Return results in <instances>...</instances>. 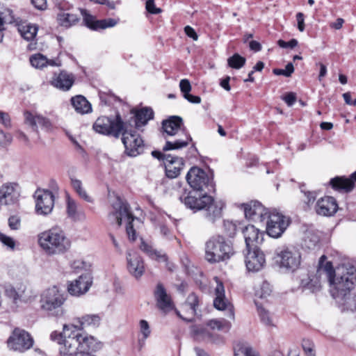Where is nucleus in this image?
<instances>
[{"label": "nucleus", "instance_id": "774afa93", "mask_svg": "<svg viewBox=\"0 0 356 356\" xmlns=\"http://www.w3.org/2000/svg\"><path fill=\"white\" fill-rule=\"evenodd\" d=\"M296 19L298 22V29L300 32L305 30V22H304V15L302 13H298L296 14Z\"/></svg>", "mask_w": 356, "mask_h": 356}, {"label": "nucleus", "instance_id": "7c9ffc66", "mask_svg": "<svg viewBox=\"0 0 356 356\" xmlns=\"http://www.w3.org/2000/svg\"><path fill=\"white\" fill-rule=\"evenodd\" d=\"M204 195H200L197 191L189 192L186 195H181L180 200L192 210H201L204 202Z\"/></svg>", "mask_w": 356, "mask_h": 356}, {"label": "nucleus", "instance_id": "864d4df0", "mask_svg": "<svg viewBox=\"0 0 356 356\" xmlns=\"http://www.w3.org/2000/svg\"><path fill=\"white\" fill-rule=\"evenodd\" d=\"M160 221V218L158 220ZM156 228L159 229L160 234L165 238L170 239L172 238V233L171 230L165 225V222H159L156 225Z\"/></svg>", "mask_w": 356, "mask_h": 356}, {"label": "nucleus", "instance_id": "4d7b16f0", "mask_svg": "<svg viewBox=\"0 0 356 356\" xmlns=\"http://www.w3.org/2000/svg\"><path fill=\"white\" fill-rule=\"evenodd\" d=\"M0 123L6 128L11 127V120L8 113L0 111Z\"/></svg>", "mask_w": 356, "mask_h": 356}, {"label": "nucleus", "instance_id": "ddd939ff", "mask_svg": "<svg viewBox=\"0 0 356 356\" xmlns=\"http://www.w3.org/2000/svg\"><path fill=\"white\" fill-rule=\"evenodd\" d=\"M186 179L194 191H202L207 189L208 191H211L213 189L214 186L212 179L204 170L197 166L192 167L189 170Z\"/></svg>", "mask_w": 356, "mask_h": 356}, {"label": "nucleus", "instance_id": "f8f14e48", "mask_svg": "<svg viewBox=\"0 0 356 356\" xmlns=\"http://www.w3.org/2000/svg\"><path fill=\"white\" fill-rule=\"evenodd\" d=\"M266 232L273 238H279L289 225V219L275 209L268 210L266 216Z\"/></svg>", "mask_w": 356, "mask_h": 356}, {"label": "nucleus", "instance_id": "412c9836", "mask_svg": "<svg viewBox=\"0 0 356 356\" xmlns=\"http://www.w3.org/2000/svg\"><path fill=\"white\" fill-rule=\"evenodd\" d=\"M242 232L245 238L246 250L257 248L261 244L264 240V232L252 225L245 226Z\"/></svg>", "mask_w": 356, "mask_h": 356}, {"label": "nucleus", "instance_id": "37998d69", "mask_svg": "<svg viewBox=\"0 0 356 356\" xmlns=\"http://www.w3.org/2000/svg\"><path fill=\"white\" fill-rule=\"evenodd\" d=\"M14 19L13 10L9 8L0 11V42H2L3 38V31L5 30L4 24L7 20L10 22Z\"/></svg>", "mask_w": 356, "mask_h": 356}, {"label": "nucleus", "instance_id": "39448f33", "mask_svg": "<svg viewBox=\"0 0 356 356\" xmlns=\"http://www.w3.org/2000/svg\"><path fill=\"white\" fill-rule=\"evenodd\" d=\"M208 327L201 325H195L192 328L193 337L195 340L212 343L223 342L222 336L216 334L214 331L228 332L231 328V323L225 319H213L207 323Z\"/></svg>", "mask_w": 356, "mask_h": 356}, {"label": "nucleus", "instance_id": "7ed1b4c3", "mask_svg": "<svg viewBox=\"0 0 356 356\" xmlns=\"http://www.w3.org/2000/svg\"><path fill=\"white\" fill-rule=\"evenodd\" d=\"M39 246L50 256L66 253L71 248V241L64 231L52 227L40 233L38 236Z\"/></svg>", "mask_w": 356, "mask_h": 356}, {"label": "nucleus", "instance_id": "338daca9", "mask_svg": "<svg viewBox=\"0 0 356 356\" xmlns=\"http://www.w3.org/2000/svg\"><path fill=\"white\" fill-rule=\"evenodd\" d=\"M184 32L188 37L192 38L193 40H197L198 35H197V33L195 32V29L193 28H192L191 26H185Z\"/></svg>", "mask_w": 356, "mask_h": 356}, {"label": "nucleus", "instance_id": "a211bd4d", "mask_svg": "<svg viewBox=\"0 0 356 356\" xmlns=\"http://www.w3.org/2000/svg\"><path fill=\"white\" fill-rule=\"evenodd\" d=\"M214 280L216 282V286L215 288L216 297L213 300V306L218 310H227L229 313V316L234 318V307L225 298L223 284L217 277Z\"/></svg>", "mask_w": 356, "mask_h": 356}, {"label": "nucleus", "instance_id": "58836bf2", "mask_svg": "<svg viewBox=\"0 0 356 356\" xmlns=\"http://www.w3.org/2000/svg\"><path fill=\"white\" fill-rule=\"evenodd\" d=\"M80 13L83 17V22L85 26L94 31H97L99 29L100 24H99L97 22H99L100 20H97L95 17L90 15V13L86 9H80Z\"/></svg>", "mask_w": 356, "mask_h": 356}, {"label": "nucleus", "instance_id": "423d86ee", "mask_svg": "<svg viewBox=\"0 0 356 356\" xmlns=\"http://www.w3.org/2000/svg\"><path fill=\"white\" fill-rule=\"evenodd\" d=\"M183 125L182 118L176 115L171 116L168 120L163 121L162 129L168 136H175L179 132H181L184 135L183 138L175 140L174 141H166L165 145L163 147V151L184 148L192 140L190 135L182 129Z\"/></svg>", "mask_w": 356, "mask_h": 356}, {"label": "nucleus", "instance_id": "f257e3e1", "mask_svg": "<svg viewBox=\"0 0 356 356\" xmlns=\"http://www.w3.org/2000/svg\"><path fill=\"white\" fill-rule=\"evenodd\" d=\"M50 339L60 345L59 352L63 355L96 356L93 353L102 346L92 336L70 330L67 325H63V332H52Z\"/></svg>", "mask_w": 356, "mask_h": 356}, {"label": "nucleus", "instance_id": "c9c22d12", "mask_svg": "<svg viewBox=\"0 0 356 356\" xmlns=\"http://www.w3.org/2000/svg\"><path fill=\"white\" fill-rule=\"evenodd\" d=\"M300 285L302 289H308L312 293L319 291L321 288L318 277L308 274L305 275V277L301 279Z\"/></svg>", "mask_w": 356, "mask_h": 356}, {"label": "nucleus", "instance_id": "603ef678", "mask_svg": "<svg viewBox=\"0 0 356 356\" xmlns=\"http://www.w3.org/2000/svg\"><path fill=\"white\" fill-rule=\"evenodd\" d=\"M0 242L6 246L8 249L10 250H14L15 248V240L8 236L5 235L4 234L0 232Z\"/></svg>", "mask_w": 356, "mask_h": 356}, {"label": "nucleus", "instance_id": "2eb2a0df", "mask_svg": "<svg viewBox=\"0 0 356 356\" xmlns=\"http://www.w3.org/2000/svg\"><path fill=\"white\" fill-rule=\"evenodd\" d=\"M204 202L201 210H203L204 217L210 222L214 223L222 218V209L225 207V202L216 200L211 196L204 194Z\"/></svg>", "mask_w": 356, "mask_h": 356}, {"label": "nucleus", "instance_id": "f3484780", "mask_svg": "<svg viewBox=\"0 0 356 356\" xmlns=\"http://www.w3.org/2000/svg\"><path fill=\"white\" fill-rule=\"evenodd\" d=\"M20 196V187L15 182H7L0 186V206L15 204Z\"/></svg>", "mask_w": 356, "mask_h": 356}, {"label": "nucleus", "instance_id": "8fccbe9b", "mask_svg": "<svg viewBox=\"0 0 356 356\" xmlns=\"http://www.w3.org/2000/svg\"><path fill=\"white\" fill-rule=\"evenodd\" d=\"M224 232L229 237H234L238 230L236 222L225 220L223 221Z\"/></svg>", "mask_w": 356, "mask_h": 356}, {"label": "nucleus", "instance_id": "69168bd1", "mask_svg": "<svg viewBox=\"0 0 356 356\" xmlns=\"http://www.w3.org/2000/svg\"><path fill=\"white\" fill-rule=\"evenodd\" d=\"M283 100L289 106H291L296 101V95L293 92L287 93L284 97Z\"/></svg>", "mask_w": 356, "mask_h": 356}, {"label": "nucleus", "instance_id": "cd10ccee", "mask_svg": "<svg viewBox=\"0 0 356 356\" xmlns=\"http://www.w3.org/2000/svg\"><path fill=\"white\" fill-rule=\"evenodd\" d=\"M355 181H356V171L350 175V178L346 177L332 178L330 181V184L334 190L349 192L353 189Z\"/></svg>", "mask_w": 356, "mask_h": 356}, {"label": "nucleus", "instance_id": "13d9d810", "mask_svg": "<svg viewBox=\"0 0 356 356\" xmlns=\"http://www.w3.org/2000/svg\"><path fill=\"white\" fill-rule=\"evenodd\" d=\"M12 141V136L10 134L5 133L3 130L0 129V145L6 146Z\"/></svg>", "mask_w": 356, "mask_h": 356}, {"label": "nucleus", "instance_id": "20e7f679", "mask_svg": "<svg viewBox=\"0 0 356 356\" xmlns=\"http://www.w3.org/2000/svg\"><path fill=\"white\" fill-rule=\"evenodd\" d=\"M235 254L233 243L222 235H214L205 243V259L211 263L229 260Z\"/></svg>", "mask_w": 356, "mask_h": 356}, {"label": "nucleus", "instance_id": "f03ea898", "mask_svg": "<svg viewBox=\"0 0 356 356\" xmlns=\"http://www.w3.org/2000/svg\"><path fill=\"white\" fill-rule=\"evenodd\" d=\"M326 257H321L317 268V273H325L331 286L332 296L336 298L345 297L346 293L354 288L356 281L355 269L353 267L339 266L334 270L332 262L325 261Z\"/></svg>", "mask_w": 356, "mask_h": 356}, {"label": "nucleus", "instance_id": "49530a36", "mask_svg": "<svg viewBox=\"0 0 356 356\" xmlns=\"http://www.w3.org/2000/svg\"><path fill=\"white\" fill-rule=\"evenodd\" d=\"M245 58L238 54H234L232 56L229 57L227 63L229 67L234 69H240L245 63Z\"/></svg>", "mask_w": 356, "mask_h": 356}, {"label": "nucleus", "instance_id": "bf43d9fd", "mask_svg": "<svg viewBox=\"0 0 356 356\" xmlns=\"http://www.w3.org/2000/svg\"><path fill=\"white\" fill-rule=\"evenodd\" d=\"M20 218L17 216H12L8 218L9 227L13 230H17L20 227Z\"/></svg>", "mask_w": 356, "mask_h": 356}, {"label": "nucleus", "instance_id": "c03bdc74", "mask_svg": "<svg viewBox=\"0 0 356 356\" xmlns=\"http://www.w3.org/2000/svg\"><path fill=\"white\" fill-rule=\"evenodd\" d=\"M48 58L41 54H36L30 57V63L33 67L42 69L47 66Z\"/></svg>", "mask_w": 356, "mask_h": 356}, {"label": "nucleus", "instance_id": "052dcab7", "mask_svg": "<svg viewBox=\"0 0 356 356\" xmlns=\"http://www.w3.org/2000/svg\"><path fill=\"white\" fill-rule=\"evenodd\" d=\"M298 40L296 39H291L289 42H285L282 40L277 41L278 45L282 48H291L293 49L298 45Z\"/></svg>", "mask_w": 356, "mask_h": 356}, {"label": "nucleus", "instance_id": "393cba45", "mask_svg": "<svg viewBox=\"0 0 356 356\" xmlns=\"http://www.w3.org/2000/svg\"><path fill=\"white\" fill-rule=\"evenodd\" d=\"M154 296L156 300L157 307L164 313H167L173 309L174 305L171 298L167 294L163 284H157L154 291Z\"/></svg>", "mask_w": 356, "mask_h": 356}, {"label": "nucleus", "instance_id": "aec40b11", "mask_svg": "<svg viewBox=\"0 0 356 356\" xmlns=\"http://www.w3.org/2000/svg\"><path fill=\"white\" fill-rule=\"evenodd\" d=\"M245 265L248 271L257 272L262 269L266 264L264 254L258 248L247 250Z\"/></svg>", "mask_w": 356, "mask_h": 356}, {"label": "nucleus", "instance_id": "9d476101", "mask_svg": "<svg viewBox=\"0 0 356 356\" xmlns=\"http://www.w3.org/2000/svg\"><path fill=\"white\" fill-rule=\"evenodd\" d=\"M275 259L280 268L286 272H293L300 265L301 255L294 247L284 246L276 250Z\"/></svg>", "mask_w": 356, "mask_h": 356}, {"label": "nucleus", "instance_id": "b1692460", "mask_svg": "<svg viewBox=\"0 0 356 356\" xmlns=\"http://www.w3.org/2000/svg\"><path fill=\"white\" fill-rule=\"evenodd\" d=\"M337 209L338 204L336 200L330 196L319 199L315 206L317 214L323 216H331L337 211Z\"/></svg>", "mask_w": 356, "mask_h": 356}, {"label": "nucleus", "instance_id": "c756f323", "mask_svg": "<svg viewBox=\"0 0 356 356\" xmlns=\"http://www.w3.org/2000/svg\"><path fill=\"white\" fill-rule=\"evenodd\" d=\"M127 268L129 272L136 278L140 277L144 272L143 261L135 252H127Z\"/></svg>", "mask_w": 356, "mask_h": 356}, {"label": "nucleus", "instance_id": "6e6552de", "mask_svg": "<svg viewBox=\"0 0 356 356\" xmlns=\"http://www.w3.org/2000/svg\"><path fill=\"white\" fill-rule=\"evenodd\" d=\"M66 300V295L57 286L46 289L41 295V308L51 315L60 316L63 314L62 306Z\"/></svg>", "mask_w": 356, "mask_h": 356}, {"label": "nucleus", "instance_id": "4c0bfd02", "mask_svg": "<svg viewBox=\"0 0 356 356\" xmlns=\"http://www.w3.org/2000/svg\"><path fill=\"white\" fill-rule=\"evenodd\" d=\"M140 248L152 259H155L159 261H167V256L165 254H161V252L154 250L151 245L144 241H141Z\"/></svg>", "mask_w": 356, "mask_h": 356}, {"label": "nucleus", "instance_id": "09e8293b", "mask_svg": "<svg viewBox=\"0 0 356 356\" xmlns=\"http://www.w3.org/2000/svg\"><path fill=\"white\" fill-rule=\"evenodd\" d=\"M24 292V289L17 291L16 289L13 286H8L5 289L6 296L13 299L15 303H17V300L21 299Z\"/></svg>", "mask_w": 356, "mask_h": 356}, {"label": "nucleus", "instance_id": "72a5a7b5", "mask_svg": "<svg viewBox=\"0 0 356 356\" xmlns=\"http://www.w3.org/2000/svg\"><path fill=\"white\" fill-rule=\"evenodd\" d=\"M17 29L23 38L29 41L33 40L38 33V26L27 22H22L17 25Z\"/></svg>", "mask_w": 356, "mask_h": 356}, {"label": "nucleus", "instance_id": "e2e57ef3", "mask_svg": "<svg viewBox=\"0 0 356 356\" xmlns=\"http://www.w3.org/2000/svg\"><path fill=\"white\" fill-rule=\"evenodd\" d=\"M100 24L99 29H104L108 27H113L117 24V22L114 19H102L97 22Z\"/></svg>", "mask_w": 356, "mask_h": 356}, {"label": "nucleus", "instance_id": "1a4fd4ad", "mask_svg": "<svg viewBox=\"0 0 356 356\" xmlns=\"http://www.w3.org/2000/svg\"><path fill=\"white\" fill-rule=\"evenodd\" d=\"M131 124L130 121H124L120 114L115 118L101 116L93 124L94 131L98 134L111 136L118 138L124 130V125Z\"/></svg>", "mask_w": 356, "mask_h": 356}, {"label": "nucleus", "instance_id": "0eeeda50", "mask_svg": "<svg viewBox=\"0 0 356 356\" xmlns=\"http://www.w3.org/2000/svg\"><path fill=\"white\" fill-rule=\"evenodd\" d=\"M109 220L113 224L120 226L122 221L126 222V231L128 237L131 241L136 239V231L133 227L132 222L136 219L130 211L129 204L117 198L112 205V211L108 216Z\"/></svg>", "mask_w": 356, "mask_h": 356}, {"label": "nucleus", "instance_id": "3c124183", "mask_svg": "<svg viewBox=\"0 0 356 356\" xmlns=\"http://www.w3.org/2000/svg\"><path fill=\"white\" fill-rule=\"evenodd\" d=\"M302 347L306 356H316L315 346L310 339H304L302 341Z\"/></svg>", "mask_w": 356, "mask_h": 356}, {"label": "nucleus", "instance_id": "dca6fc26", "mask_svg": "<svg viewBox=\"0 0 356 356\" xmlns=\"http://www.w3.org/2000/svg\"><path fill=\"white\" fill-rule=\"evenodd\" d=\"M238 207L243 210L245 217L247 219L260 222L266 220V216L269 210L266 209L257 200H251L246 203L240 204Z\"/></svg>", "mask_w": 356, "mask_h": 356}, {"label": "nucleus", "instance_id": "6e6d98bb", "mask_svg": "<svg viewBox=\"0 0 356 356\" xmlns=\"http://www.w3.org/2000/svg\"><path fill=\"white\" fill-rule=\"evenodd\" d=\"M179 88H180V90L183 95V97L184 95L190 93V92L191 91V89H192L190 81L186 79H184L180 81Z\"/></svg>", "mask_w": 356, "mask_h": 356}, {"label": "nucleus", "instance_id": "f704fd0d", "mask_svg": "<svg viewBox=\"0 0 356 356\" xmlns=\"http://www.w3.org/2000/svg\"><path fill=\"white\" fill-rule=\"evenodd\" d=\"M71 103L75 111L81 114L88 113L92 111L90 102L82 95H76L71 99Z\"/></svg>", "mask_w": 356, "mask_h": 356}, {"label": "nucleus", "instance_id": "de8ad7c7", "mask_svg": "<svg viewBox=\"0 0 356 356\" xmlns=\"http://www.w3.org/2000/svg\"><path fill=\"white\" fill-rule=\"evenodd\" d=\"M272 289L270 284L268 282H263L259 289L256 290L255 296L257 298L264 299L269 296L271 293Z\"/></svg>", "mask_w": 356, "mask_h": 356}, {"label": "nucleus", "instance_id": "2f4dec72", "mask_svg": "<svg viewBox=\"0 0 356 356\" xmlns=\"http://www.w3.org/2000/svg\"><path fill=\"white\" fill-rule=\"evenodd\" d=\"M56 19L60 26L70 29L79 22L80 17L76 13L70 10H60L57 14Z\"/></svg>", "mask_w": 356, "mask_h": 356}, {"label": "nucleus", "instance_id": "9b49d317", "mask_svg": "<svg viewBox=\"0 0 356 356\" xmlns=\"http://www.w3.org/2000/svg\"><path fill=\"white\" fill-rule=\"evenodd\" d=\"M131 124L124 125L122 131V142L124 146V152L129 156H136L143 152L145 145L140 134L129 129Z\"/></svg>", "mask_w": 356, "mask_h": 356}, {"label": "nucleus", "instance_id": "a878e982", "mask_svg": "<svg viewBox=\"0 0 356 356\" xmlns=\"http://www.w3.org/2000/svg\"><path fill=\"white\" fill-rule=\"evenodd\" d=\"M24 115L25 123L31 126V128L37 132L38 126L47 131H49L52 129V123L51 121L41 115H34L29 111H26Z\"/></svg>", "mask_w": 356, "mask_h": 356}, {"label": "nucleus", "instance_id": "e433bc0d", "mask_svg": "<svg viewBox=\"0 0 356 356\" xmlns=\"http://www.w3.org/2000/svg\"><path fill=\"white\" fill-rule=\"evenodd\" d=\"M257 307V312L261 322L267 327H274L273 316L257 300L254 301Z\"/></svg>", "mask_w": 356, "mask_h": 356}, {"label": "nucleus", "instance_id": "5701e85b", "mask_svg": "<svg viewBox=\"0 0 356 356\" xmlns=\"http://www.w3.org/2000/svg\"><path fill=\"white\" fill-rule=\"evenodd\" d=\"M75 76L72 73L65 70L60 71L58 74H54L50 83L54 87L63 90L68 91L73 86Z\"/></svg>", "mask_w": 356, "mask_h": 356}, {"label": "nucleus", "instance_id": "0e129e2a", "mask_svg": "<svg viewBox=\"0 0 356 356\" xmlns=\"http://www.w3.org/2000/svg\"><path fill=\"white\" fill-rule=\"evenodd\" d=\"M31 4L39 10H44L47 8V0H30Z\"/></svg>", "mask_w": 356, "mask_h": 356}, {"label": "nucleus", "instance_id": "a19ab883", "mask_svg": "<svg viewBox=\"0 0 356 356\" xmlns=\"http://www.w3.org/2000/svg\"><path fill=\"white\" fill-rule=\"evenodd\" d=\"M139 330L142 337L138 339V345L140 346V349H141L145 345V340L151 334L149 325L146 320H140L139 321Z\"/></svg>", "mask_w": 356, "mask_h": 356}, {"label": "nucleus", "instance_id": "c85d7f7f", "mask_svg": "<svg viewBox=\"0 0 356 356\" xmlns=\"http://www.w3.org/2000/svg\"><path fill=\"white\" fill-rule=\"evenodd\" d=\"M153 118V110L151 108L145 107L133 113L130 119L126 121H130L131 124H135L136 129H139L145 126Z\"/></svg>", "mask_w": 356, "mask_h": 356}, {"label": "nucleus", "instance_id": "680f3d73", "mask_svg": "<svg viewBox=\"0 0 356 356\" xmlns=\"http://www.w3.org/2000/svg\"><path fill=\"white\" fill-rule=\"evenodd\" d=\"M146 9L151 14H159L161 13V9L156 7L154 0L147 1Z\"/></svg>", "mask_w": 356, "mask_h": 356}, {"label": "nucleus", "instance_id": "6ab92c4d", "mask_svg": "<svg viewBox=\"0 0 356 356\" xmlns=\"http://www.w3.org/2000/svg\"><path fill=\"white\" fill-rule=\"evenodd\" d=\"M54 206V195L51 191H42L36 193L35 210L38 214L50 213Z\"/></svg>", "mask_w": 356, "mask_h": 356}, {"label": "nucleus", "instance_id": "4be33fe9", "mask_svg": "<svg viewBox=\"0 0 356 356\" xmlns=\"http://www.w3.org/2000/svg\"><path fill=\"white\" fill-rule=\"evenodd\" d=\"M91 284L90 277L88 275H81L68 284L67 291L72 296H80L89 290Z\"/></svg>", "mask_w": 356, "mask_h": 356}, {"label": "nucleus", "instance_id": "ea45409f", "mask_svg": "<svg viewBox=\"0 0 356 356\" xmlns=\"http://www.w3.org/2000/svg\"><path fill=\"white\" fill-rule=\"evenodd\" d=\"M71 185L81 198L88 202H92V198L88 195L86 191L83 188L81 180L76 178H71Z\"/></svg>", "mask_w": 356, "mask_h": 356}, {"label": "nucleus", "instance_id": "a18cd8bd", "mask_svg": "<svg viewBox=\"0 0 356 356\" xmlns=\"http://www.w3.org/2000/svg\"><path fill=\"white\" fill-rule=\"evenodd\" d=\"M234 356H259V354L249 346L240 345L235 348Z\"/></svg>", "mask_w": 356, "mask_h": 356}, {"label": "nucleus", "instance_id": "79ce46f5", "mask_svg": "<svg viewBox=\"0 0 356 356\" xmlns=\"http://www.w3.org/2000/svg\"><path fill=\"white\" fill-rule=\"evenodd\" d=\"M66 212L67 216L73 220L78 218V204L69 195L66 196Z\"/></svg>", "mask_w": 356, "mask_h": 356}, {"label": "nucleus", "instance_id": "bb28decb", "mask_svg": "<svg viewBox=\"0 0 356 356\" xmlns=\"http://www.w3.org/2000/svg\"><path fill=\"white\" fill-rule=\"evenodd\" d=\"M164 165L167 177L173 179L179 175L184 163L181 158L168 154Z\"/></svg>", "mask_w": 356, "mask_h": 356}, {"label": "nucleus", "instance_id": "5fc2aeb1", "mask_svg": "<svg viewBox=\"0 0 356 356\" xmlns=\"http://www.w3.org/2000/svg\"><path fill=\"white\" fill-rule=\"evenodd\" d=\"M198 297L195 293H191L188 295L186 299V304L190 307V308L193 310V312H195L196 309L198 306Z\"/></svg>", "mask_w": 356, "mask_h": 356}, {"label": "nucleus", "instance_id": "4468645a", "mask_svg": "<svg viewBox=\"0 0 356 356\" xmlns=\"http://www.w3.org/2000/svg\"><path fill=\"white\" fill-rule=\"evenodd\" d=\"M33 339L24 330L15 328L7 340L8 347L14 351L24 353L33 346Z\"/></svg>", "mask_w": 356, "mask_h": 356}, {"label": "nucleus", "instance_id": "473e14b6", "mask_svg": "<svg viewBox=\"0 0 356 356\" xmlns=\"http://www.w3.org/2000/svg\"><path fill=\"white\" fill-rule=\"evenodd\" d=\"M101 317L98 314H86L78 318L79 325H66L70 327V330H78L80 333L81 330L86 327H98L100 324Z\"/></svg>", "mask_w": 356, "mask_h": 356}]
</instances>
